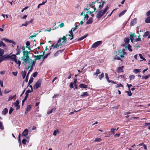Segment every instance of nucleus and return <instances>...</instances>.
Segmentation results:
<instances>
[{"instance_id":"1","label":"nucleus","mask_w":150,"mask_h":150,"mask_svg":"<svg viewBox=\"0 0 150 150\" xmlns=\"http://www.w3.org/2000/svg\"><path fill=\"white\" fill-rule=\"evenodd\" d=\"M25 48L23 50V56L22 58V59L24 61L23 63L24 64H28V66L26 69H29L33 70L34 66H35L36 63V62L35 61L31 59L29 57L28 55V52L24 50Z\"/></svg>"},{"instance_id":"2","label":"nucleus","mask_w":150,"mask_h":150,"mask_svg":"<svg viewBox=\"0 0 150 150\" xmlns=\"http://www.w3.org/2000/svg\"><path fill=\"white\" fill-rule=\"evenodd\" d=\"M8 60L14 62L16 64H18V67L19 68L20 65L21 64V61L19 60L20 58H18L15 54L10 55L9 54L7 55L5 57Z\"/></svg>"},{"instance_id":"3","label":"nucleus","mask_w":150,"mask_h":150,"mask_svg":"<svg viewBox=\"0 0 150 150\" xmlns=\"http://www.w3.org/2000/svg\"><path fill=\"white\" fill-rule=\"evenodd\" d=\"M69 36H64L63 38H59L57 43L54 46V48H57L60 46L64 44L67 41V39L69 38Z\"/></svg>"},{"instance_id":"4","label":"nucleus","mask_w":150,"mask_h":150,"mask_svg":"<svg viewBox=\"0 0 150 150\" xmlns=\"http://www.w3.org/2000/svg\"><path fill=\"white\" fill-rule=\"evenodd\" d=\"M109 8L108 6H107L103 10H101L96 15V17L98 18H100L107 12Z\"/></svg>"},{"instance_id":"5","label":"nucleus","mask_w":150,"mask_h":150,"mask_svg":"<svg viewBox=\"0 0 150 150\" xmlns=\"http://www.w3.org/2000/svg\"><path fill=\"white\" fill-rule=\"evenodd\" d=\"M79 27L78 25H76L75 27L72 28L71 30L69 31V33L70 34L66 35V36H69L70 40H71L73 38L74 34L73 33V32L75 31Z\"/></svg>"},{"instance_id":"6","label":"nucleus","mask_w":150,"mask_h":150,"mask_svg":"<svg viewBox=\"0 0 150 150\" xmlns=\"http://www.w3.org/2000/svg\"><path fill=\"white\" fill-rule=\"evenodd\" d=\"M125 51V49H123L122 50H119L118 54L120 55V57L124 58V55L127 54V52Z\"/></svg>"},{"instance_id":"7","label":"nucleus","mask_w":150,"mask_h":150,"mask_svg":"<svg viewBox=\"0 0 150 150\" xmlns=\"http://www.w3.org/2000/svg\"><path fill=\"white\" fill-rule=\"evenodd\" d=\"M118 52H115L114 53V54L113 55H114L115 56L113 58L112 61H114L115 60H121L122 61L121 59L120 58V57H119V56H118Z\"/></svg>"},{"instance_id":"8","label":"nucleus","mask_w":150,"mask_h":150,"mask_svg":"<svg viewBox=\"0 0 150 150\" xmlns=\"http://www.w3.org/2000/svg\"><path fill=\"white\" fill-rule=\"evenodd\" d=\"M41 81L40 80H38L33 86V88L36 89L40 87L41 85Z\"/></svg>"},{"instance_id":"9","label":"nucleus","mask_w":150,"mask_h":150,"mask_svg":"<svg viewBox=\"0 0 150 150\" xmlns=\"http://www.w3.org/2000/svg\"><path fill=\"white\" fill-rule=\"evenodd\" d=\"M102 43L101 41H97L94 43L92 46V48H95L98 47Z\"/></svg>"},{"instance_id":"10","label":"nucleus","mask_w":150,"mask_h":150,"mask_svg":"<svg viewBox=\"0 0 150 150\" xmlns=\"http://www.w3.org/2000/svg\"><path fill=\"white\" fill-rule=\"evenodd\" d=\"M4 50L0 48V63L3 60V59L2 58V56L4 54Z\"/></svg>"},{"instance_id":"11","label":"nucleus","mask_w":150,"mask_h":150,"mask_svg":"<svg viewBox=\"0 0 150 150\" xmlns=\"http://www.w3.org/2000/svg\"><path fill=\"white\" fill-rule=\"evenodd\" d=\"M122 46L125 47V50L128 49L129 50L130 52H132V50L131 48V46L129 44H128L127 45H126L124 44H122Z\"/></svg>"},{"instance_id":"12","label":"nucleus","mask_w":150,"mask_h":150,"mask_svg":"<svg viewBox=\"0 0 150 150\" xmlns=\"http://www.w3.org/2000/svg\"><path fill=\"white\" fill-rule=\"evenodd\" d=\"M2 40H4L6 42H7L11 43L14 44H15V42L13 41V40H10L8 39H7L6 38H4L2 39Z\"/></svg>"},{"instance_id":"13","label":"nucleus","mask_w":150,"mask_h":150,"mask_svg":"<svg viewBox=\"0 0 150 150\" xmlns=\"http://www.w3.org/2000/svg\"><path fill=\"white\" fill-rule=\"evenodd\" d=\"M135 35L134 34H132L130 35V38L131 41L133 42H134V38L135 37Z\"/></svg>"},{"instance_id":"14","label":"nucleus","mask_w":150,"mask_h":150,"mask_svg":"<svg viewBox=\"0 0 150 150\" xmlns=\"http://www.w3.org/2000/svg\"><path fill=\"white\" fill-rule=\"evenodd\" d=\"M106 4L105 1H103L102 2L100 3V4L98 5V8L99 10L101 9L103 6L104 5Z\"/></svg>"},{"instance_id":"15","label":"nucleus","mask_w":150,"mask_h":150,"mask_svg":"<svg viewBox=\"0 0 150 150\" xmlns=\"http://www.w3.org/2000/svg\"><path fill=\"white\" fill-rule=\"evenodd\" d=\"M43 55H35L34 56V57L35 58V61L37 60H40L41 57H43Z\"/></svg>"},{"instance_id":"16","label":"nucleus","mask_w":150,"mask_h":150,"mask_svg":"<svg viewBox=\"0 0 150 150\" xmlns=\"http://www.w3.org/2000/svg\"><path fill=\"white\" fill-rule=\"evenodd\" d=\"M124 41L125 42V44H124L126 45L128 44L129 42V40L128 38H127L124 39Z\"/></svg>"},{"instance_id":"17","label":"nucleus","mask_w":150,"mask_h":150,"mask_svg":"<svg viewBox=\"0 0 150 150\" xmlns=\"http://www.w3.org/2000/svg\"><path fill=\"white\" fill-rule=\"evenodd\" d=\"M79 86L81 88H87L88 87V86L87 85H85L83 83L80 84Z\"/></svg>"},{"instance_id":"18","label":"nucleus","mask_w":150,"mask_h":150,"mask_svg":"<svg viewBox=\"0 0 150 150\" xmlns=\"http://www.w3.org/2000/svg\"><path fill=\"white\" fill-rule=\"evenodd\" d=\"M88 35V34H86L85 35H84V36L81 37L80 38L78 39L77 40V41H81L83 40L84 39L86 38L87 36Z\"/></svg>"},{"instance_id":"19","label":"nucleus","mask_w":150,"mask_h":150,"mask_svg":"<svg viewBox=\"0 0 150 150\" xmlns=\"http://www.w3.org/2000/svg\"><path fill=\"white\" fill-rule=\"evenodd\" d=\"M28 130L27 129H25L22 133V135L25 136L28 135Z\"/></svg>"},{"instance_id":"20","label":"nucleus","mask_w":150,"mask_h":150,"mask_svg":"<svg viewBox=\"0 0 150 150\" xmlns=\"http://www.w3.org/2000/svg\"><path fill=\"white\" fill-rule=\"evenodd\" d=\"M123 66L121 67H119L118 68V71L119 72H123Z\"/></svg>"},{"instance_id":"21","label":"nucleus","mask_w":150,"mask_h":150,"mask_svg":"<svg viewBox=\"0 0 150 150\" xmlns=\"http://www.w3.org/2000/svg\"><path fill=\"white\" fill-rule=\"evenodd\" d=\"M141 71V69H136L133 70V72L135 74H137V73L140 72Z\"/></svg>"},{"instance_id":"22","label":"nucleus","mask_w":150,"mask_h":150,"mask_svg":"<svg viewBox=\"0 0 150 150\" xmlns=\"http://www.w3.org/2000/svg\"><path fill=\"white\" fill-rule=\"evenodd\" d=\"M8 112V109L6 108H4L2 112V114L5 115Z\"/></svg>"},{"instance_id":"23","label":"nucleus","mask_w":150,"mask_h":150,"mask_svg":"<svg viewBox=\"0 0 150 150\" xmlns=\"http://www.w3.org/2000/svg\"><path fill=\"white\" fill-rule=\"evenodd\" d=\"M136 23V19L135 18L131 22L130 25H133Z\"/></svg>"},{"instance_id":"24","label":"nucleus","mask_w":150,"mask_h":150,"mask_svg":"<svg viewBox=\"0 0 150 150\" xmlns=\"http://www.w3.org/2000/svg\"><path fill=\"white\" fill-rule=\"evenodd\" d=\"M127 10H125L122 11L121 12L119 15V17H120L123 16L126 12Z\"/></svg>"},{"instance_id":"25","label":"nucleus","mask_w":150,"mask_h":150,"mask_svg":"<svg viewBox=\"0 0 150 150\" xmlns=\"http://www.w3.org/2000/svg\"><path fill=\"white\" fill-rule=\"evenodd\" d=\"M93 18H90L86 22V23L87 24H90L91 23L93 22Z\"/></svg>"},{"instance_id":"26","label":"nucleus","mask_w":150,"mask_h":150,"mask_svg":"<svg viewBox=\"0 0 150 150\" xmlns=\"http://www.w3.org/2000/svg\"><path fill=\"white\" fill-rule=\"evenodd\" d=\"M21 73L23 79H24L25 77L26 74V71H21Z\"/></svg>"},{"instance_id":"27","label":"nucleus","mask_w":150,"mask_h":150,"mask_svg":"<svg viewBox=\"0 0 150 150\" xmlns=\"http://www.w3.org/2000/svg\"><path fill=\"white\" fill-rule=\"evenodd\" d=\"M31 108V105H28L26 108V111L28 112H29Z\"/></svg>"},{"instance_id":"28","label":"nucleus","mask_w":150,"mask_h":150,"mask_svg":"<svg viewBox=\"0 0 150 150\" xmlns=\"http://www.w3.org/2000/svg\"><path fill=\"white\" fill-rule=\"evenodd\" d=\"M145 22L146 23H150V17H148L145 20Z\"/></svg>"},{"instance_id":"29","label":"nucleus","mask_w":150,"mask_h":150,"mask_svg":"<svg viewBox=\"0 0 150 150\" xmlns=\"http://www.w3.org/2000/svg\"><path fill=\"white\" fill-rule=\"evenodd\" d=\"M19 104V102L18 100H16V102L15 103H13L14 105H15V106L16 107H17L18 105Z\"/></svg>"},{"instance_id":"30","label":"nucleus","mask_w":150,"mask_h":150,"mask_svg":"<svg viewBox=\"0 0 150 150\" xmlns=\"http://www.w3.org/2000/svg\"><path fill=\"white\" fill-rule=\"evenodd\" d=\"M147 126L148 128L149 129H150V123H146L144 124V126Z\"/></svg>"},{"instance_id":"31","label":"nucleus","mask_w":150,"mask_h":150,"mask_svg":"<svg viewBox=\"0 0 150 150\" xmlns=\"http://www.w3.org/2000/svg\"><path fill=\"white\" fill-rule=\"evenodd\" d=\"M104 76V74L103 73H102L101 75L98 76V77L101 80Z\"/></svg>"},{"instance_id":"32","label":"nucleus","mask_w":150,"mask_h":150,"mask_svg":"<svg viewBox=\"0 0 150 150\" xmlns=\"http://www.w3.org/2000/svg\"><path fill=\"white\" fill-rule=\"evenodd\" d=\"M105 78L108 82H110V81L109 80L108 75L107 73H105Z\"/></svg>"},{"instance_id":"33","label":"nucleus","mask_w":150,"mask_h":150,"mask_svg":"<svg viewBox=\"0 0 150 150\" xmlns=\"http://www.w3.org/2000/svg\"><path fill=\"white\" fill-rule=\"evenodd\" d=\"M33 78L32 77H31L30 78V79L29 80V82H28L29 84V85L30 83H32L33 82Z\"/></svg>"},{"instance_id":"34","label":"nucleus","mask_w":150,"mask_h":150,"mask_svg":"<svg viewBox=\"0 0 150 150\" xmlns=\"http://www.w3.org/2000/svg\"><path fill=\"white\" fill-rule=\"evenodd\" d=\"M138 41H142L141 39L140 38V35H139L138 38H137L135 40H134V42H137Z\"/></svg>"},{"instance_id":"35","label":"nucleus","mask_w":150,"mask_h":150,"mask_svg":"<svg viewBox=\"0 0 150 150\" xmlns=\"http://www.w3.org/2000/svg\"><path fill=\"white\" fill-rule=\"evenodd\" d=\"M5 44L2 41H1L0 42V47H1L2 46L5 47Z\"/></svg>"},{"instance_id":"36","label":"nucleus","mask_w":150,"mask_h":150,"mask_svg":"<svg viewBox=\"0 0 150 150\" xmlns=\"http://www.w3.org/2000/svg\"><path fill=\"white\" fill-rule=\"evenodd\" d=\"M28 24H29V23L27 21H26L24 23L22 24L21 26H25L26 27Z\"/></svg>"},{"instance_id":"37","label":"nucleus","mask_w":150,"mask_h":150,"mask_svg":"<svg viewBox=\"0 0 150 150\" xmlns=\"http://www.w3.org/2000/svg\"><path fill=\"white\" fill-rule=\"evenodd\" d=\"M135 77V76L134 75H131L129 76V79L130 80H132Z\"/></svg>"},{"instance_id":"38","label":"nucleus","mask_w":150,"mask_h":150,"mask_svg":"<svg viewBox=\"0 0 150 150\" xmlns=\"http://www.w3.org/2000/svg\"><path fill=\"white\" fill-rule=\"evenodd\" d=\"M150 76V75L149 74L148 75H147V76H142V78L146 79Z\"/></svg>"},{"instance_id":"39","label":"nucleus","mask_w":150,"mask_h":150,"mask_svg":"<svg viewBox=\"0 0 150 150\" xmlns=\"http://www.w3.org/2000/svg\"><path fill=\"white\" fill-rule=\"evenodd\" d=\"M56 109V108H53L51 110H50V111H48L47 112V114H49L52 113V112L53 111V110H55Z\"/></svg>"},{"instance_id":"40","label":"nucleus","mask_w":150,"mask_h":150,"mask_svg":"<svg viewBox=\"0 0 150 150\" xmlns=\"http://www.w3.org/2000/svg\"><path fill=\"white\" fill-rule=\"evenodd\" d=\"M16 96V95H15L13 96H10L8 100V101H9L10 100H12L13 98H14Z\"/></svg>"},{"instance_id":"41","label":"nucleus","mask_w":150,"mask_h":150,"mask_svg":"<svg viewBox=\"0 0 150 150\" xmlns=\"http://www.w3.org/2000/svg\"><path fill=\"white\" fill-rule=\"evenodd\" d=\"M0 129L1 130H3L4 129V127L2 125L1 122H0Z\"/></svg>"},{"instance_id":"42","label":"nucleus","mask_w":150,"mask_h":150,"mask_svg":"<svg viewBox=\"0 0 150 150\" xmlns=\"http://www.w3.org/2000/svg\"><path fill=\"white\" fill-rule=\"evenodd\" d=\"M101 139L100 138H96L94 140V141L100 142L101 141Z\"/></svg>"},{"instance_id":"43","label":"nucleus","mask_w":150,"mask_h":150,"mask_svg":"<svg viewBox=\"0 0 150 150\" xmlns=\"http://www.w3.org/2000/svg\"><path fill=\"white\" fill-rule=\"evenodd\" d=\"M149 35V32L148 31H146V32H145L144 33V35H143V37H146L147 36H148Z\"/></svg>"},{"instance_id":"44","label":"nucleus","mask_w":150,"mask_h":150,"mask_svg":"<svg viewBox=\"0 0 150 150\" xmlns=\"http://www.w3.org/2000/svg\"><path fill=\"white\" fill-rule=\"evenodd\" d=\"M59 132V131L58 130H57V131H56V130H54V132H53V135H54V136H56L57 134V133H58Z\"/></svg>"},{"instance_id":"45","label":"nucleus","mask_w":150,"mask_h":150,"mask_svg":"<svg viewBox=\"0 0 150 150\" xmlns=\"http://www.w3.org/2000/svg\"><path fill=\"white\" fill-rule=\"evenodd\" d=\"M139 56L140 58L141 59H142V60H145V58H144L143 57V56H142V54H139Z\"/></svg>"},{"instance_id":"46","label":"nucleus","mask_w":150,"mask_h":150,"mask_svg":"<svg viewBox=\"0 0 150 150\" xmlns=\"http://www.w3.org/2000/svg\"><path fill=\"white\" fill-rule=\"evenodd\" d=\"M38 73L36 71V72H35L33 74V76L34 77H35L38 75Z\"/></svg>"},{"instance_id":"47","label":"nucleus","mask_w":150,"mask_h":150,"mask_svg":"<svg viewBox=\"0 0 150 150\" xmlns=\"http://www.w3.org/2000/svg\"><path fill=\"white\" fill-rule=\"evenodd\" d=\"M77 81V79H75L74 80L73 83L74 84V86H76V83ZM76 88H77V87L76 86H75Z\"/></svg>"},{"instance_id":"48","label":"nucleus","mask_w":150,"mask_h":150,"mask_svg":"<svg viewBox=\"0 0 150 150\" xmlns=\"http://www.w3.org/2000/svg\"><path fill=\"white\" fill-rule=\"evenodd\" d=\"M26 141L27 140L25 139H24L22 140V142L23 144H26Z\"/></svg>"},{"instance_id":"49","label":"nucleus","mask_w":150,"mask_h":150,"mask_svg":"<svg viewBox=\"0 0 150 150\" xmlns=\"http://www.w3.org/2000/svg\"><path fill=\"white\" fill-rule=\"evenodd\" d=\"M13 109L12 107H11L10 109V110H9V113L10 114H11V112L13 111Z\"/></svg>"},{"instance_id":"50","label":"nucleus","mask_w":150,"mask_h":150,"mask_svg":"<svg viewBox=\"0 0 150 150\" xmlns=\"http://www.w3.org/2000/svg\"><path fill=\"white\" fill-rule=\"evenodd\" d=\"M116 87H123V85L121 83L117 84L116 86Z\"/></svg>"},{"instance_id":"51","label":"nucleus","mask_w":150,"mask_h":150,"mask_svg":"<svg viewBox=\"0 0 150 150\" xmlns=\"http://www.w3.org/2000/svg\"><path fill=\"white\" fill-rule=\"evenodd\" d=\"M37 35L36 33H33V35H31L30 36V38H32L33 37H34L36 36V35Z\"/></svg>"},{"instance_id":"52","label":"nucleus","mask_w":150,"mask_h":150,"mask_svg":"<svg viewBox=\"0 0 150 150\" xmlns=\"http://www.w3.org/2000/svg\"><path fill=\"white\" fill-rule=\"evenodd\" d=\"M26 45L27 46V47L29 48L28 46H29V45H30V43L28 41H27L26 42Z\"/></svg>"},{"instance_id":"53","label":"nucleus","mask_w":150,"mask_h":150,"mask_svg":"<svg viewBox=\"0 0 150 150\" xmlns=\"http://www.w3.org/2000/svg\"><path fill=\"white\" fill-rule=\"evenodd\" d=\"M116 129L112 128L111 129V132H112V134H115L114 131Z\"/></svg>"},{"instance_id":"54","label":"nucleus","mask_w":150,"mask_h":150,"mask_svg":"<svg viewBox=\"0 0 150 150\" xmlns=\"http://www.w3.org/2000/svg\"><path fill=\"white\" fill-rule=\"evenodd\" d=\"M69 86L70 88H71L74 87L75 86H74V84L73 83H71L70 84Z\"/></svg>"},{"instance_id":"55","label":"nucleus","mask_w":150,"mask_h":150,"mask_svg":"<svg viewBox=\"0 0 150 150\" xmlns=\"http://www.w3.org/2000/svg\"><path fill=\"white\" fill-rule=\"evenodd\" d=\"M17 49H16V50L17 51V52H21V50L19 48V46H17Z\"/></svg>"},{"instance_id":"56","label":"nucleus","mask_w":150,"mask_h":150,"mask_svg":"<svg viewBox=\"0 0 150 150\" xmlns=\"http://www.w3.org/2000/svg\"><path fill=\"white\" fill-rule=\"evenodd\" d=\"M12 73L14 76H16L17 75L18 72L17 71L13 72Z\"/></svg>"},{"instance_id":"57","label":"nucleus","mask_w":150,"mask_h":150,"mask_svg":"<svg viewBox=\"0 0 150 150\" xmlns=\"http://www.w3.org/2000/svg\"><path fill=\"white\" fill-rule=\"evenodd\" d=\"M96 74H98L100 73V70L98 69H97L96 70Z\"/></svg>"},{"instance_id":"58","label":"nucleus","mask_w":150,"mask_h":150,"mask_svg":"<svg viewBox=\"0 0 150 150\" xmlns=\"http://www.w3.org/2000/svg\"><path fill=\"white\" fill-rule=\"evenodd\" d=\"M88 15L87 14H84V17L83 18V19H85V18H87V19H88Z\"/></svg>"},{"instance_id":"59","label":"nucleus","mask_w":150,"mask_h":150,"mask_svg":"<svg viewBox=\"0 0 150 150\" xmlns=\"http://www.w3.org/2000/svg\"><path fill=\"white\" fill-rule=\"evenodd\" d=\"M96 4V5H98V3L97 1H96L95 2H92L91 4V5H93L94 4Z\"/></svg>"},{"instance_id":"60","label":"nucleus","mask_w":150,"mask_h":150,"mask_svg":"<svg viewBox=\"0 0 150 150\" xmlns=\"http://www.w3.org/2000/svg\"><path fill=\"white\" fill-rule=\"evenodd\" d=\"M64 23H61V24H60L59 25V26H60V27L61 28L64 27Z\"/></svg>"},{"instance_id":"61","label":"nucleus","mask_w":150,"mask_h":150,"mask_svg":"<svg viewBox=\"0 0 150 150\" xmlns=\"http://www.w3.org/2000/svg\"><path fill=\"white\" fill-rule=\"evenodd\" d=\"M0 84L1 87L3 86V82L2 81L0 80Z\"/></svg>"},{"instance_id":"62","label":"nucleus","mask_w":150,"mask_h":150,"mask_svg":"<svg viewBox=\"0 0 150 150\" xmlns=\"http://www.w3.org/2000/svg\"><path fill=\"white\" fill-rule=\"evenodd\" d=\"M33 21H34V19H31L29 21H28V22L29 23V24L30 23H32Z\"/></svg>"},{"instance_id":"63","label":"nucleus","mask_w":150,"mask_h":150,"mask_svg":"<svg viewBox=\"0 0 150 150\" xmlns=\"http://www.w3.org/2000/svg\"><path fill=\"white\" fill-rule=\"evenodd\" d=\"M28 94H26V96L25 97L24 100H25V101L26 100V99H27V98L28 96Z\"/></svg>"},{"instance_id":"64","label":"nucleus","mask_w":150,"mask_h":150,"mask_svg":"<svg viewBox=\"0 0 150 150\" xmlns=\"http://www.w3.org/2000/svg\"><path fill=\"white\" fill-rule=\"evenodd\" d=\"M49 55V54H45V56H44V57H43L44 59H45V58H46L48 56V55Z\"/></svg>"}]
</instances>
